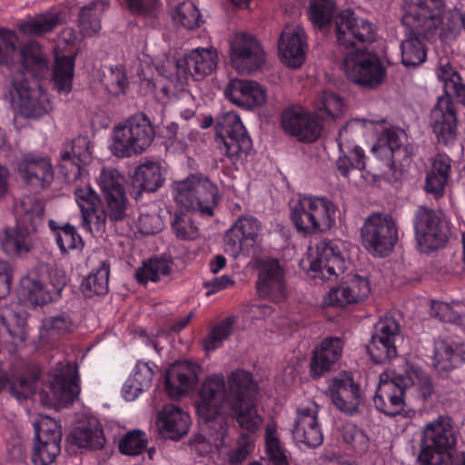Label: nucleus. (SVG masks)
<instances>
[{
    "label": "nucleus",
    "mask_w": 465,
    "mask_h": 465,
    "mask_svg": "<svg viewBox=\"0 0 465 465\" xmlns=\"http://www.w3.org/2000/svg\"><path fill=\"white\" fill-rule=\"evenodd\" d=\"M64 13L47 10L27 18L19 26L22 33L33 36H42L52 33L58 25L64 23Z\"/></svg>",
    "instance_id": "obj_39"
},
{
    "label": "nucleus",
    "mask_w": 465,
    "mask_h": 465,
    "mask_svg": "<svg viewBox=\"0 0 465 465\" xmlns=\"http://www.w3.org/2000/svg\"><path fill=\"white\" fill-rule=\"evenodd\" d=\"M124 183V177L115 169H104L98 178V184L111 221H123L127 216L129 202Z\"/></svg>",
    "instance_id": "obj_20"
},
{
    "label": "nucleus",
    "mask_w": 465,
    "mask_h": 465,
    "mask_svg": "<svg viewBox=\"0 0 465 465\" xmlns=\"http://www.w3.org/2000/svg\"><path fill=\"white\" fill-rule=\"evenodd\" d=\"M45 428L35 423V443L31 460L35 465H51L61 451L62 432L54 420L44 424Z\"/></svg>",
    "instance_id": "obj_23"
},
{
    "label": "nucleus",
    "mask_w": 465,
    "mask_h": 465,
    "mask_svg": "<svg viewBox=\"0 0 465 465\" xmlns=\"http://www.w3.org/2000/svg\"><path fill=\"white\" fill-rule=\"evenodd\" d=\"M109 7V0H93L81 7L77 24L85 36L95 35L101 30V17Z\"/></svg>",
    "instance_id": "obj_41"
},
{
    "label": "nucleus",
    "mask_w": 465,
    "mask_h": 465,
    "mask_svg": "<svg viewBox=\"0 0 465 465\" xmlns=\"http://www.w3.org/2000/svg\"><path fill=\"white\" fill-rule=\"evenodd\" d=\"M75 54L56 56L54 63L52 80L59 94L67 95L73 88Z\"/></svg>",
    "instance_id": "obj_42"
},
{
    "label": "nucleus",
    "mask_w": 465,
    "mask_h": 465,
    "mask_svg": "<svg viewBox=\"0 0 465 465\" xmlns=\"http://www.w3.org/2000/svg\"><path fill=\"white\" fill-rule=\"evenodd\" d=\"M331 401L339 411L347 415L359 413L362 402L360 385L347 373L339 375L332 381Z\"/></svg>",
    "instance_id": "obj_27"
},
{
    "label": "nucleus",
    "mask_w": 465,
    "mask_h": 465,
    "mask_svg": "<svg viewBox=\"0 0 465 465\" xmlns=\"http://www.w3.org/2000/svg\"><path fill=\"white\" fill-rule=\"evenodd\" d=\"M342 154L336 161V168L341 175L348 177L351 169L363 170L365 168L364 152L359 146H353L351 152L343 147Z\"/></svg>",
    "instance_id": "obj_55"
},
{
    "label": "nucleus",
    "mask_w": 465,
    "mask_h": 465,
    "mask_svg": "<svg viewBox=\"0 0 465 465\" xmlns=\"http://www.w3.org/2000/svg\"><path fill=\"white\" fill-rule=\"evenodd\" d=\"M402 341L400 324L393 318H385L375 325L367 351L374 363L383 364L398 356Z\"/></svg>",
    "instance_id": "obj_17"
},
{
    "label": "nucleus",
    "mask_w": 465,
    "mask_h": 465,
    "mask_svg": "<svg viewBox=\"0 0 465 465\" xmlns=\"http://www.w3.org/2000/svg\"><path fill=\"white\" fill-rule=\"evenodd\" d=\"M279 53L282 63L292 68L305 61L307 43L304 30L299 26H286L279 39Z\"/></svg>",
    "instance_id": "obj_29"
},
{
    "label": "nucleus",
    "mask_w": 465,
    "mask_h": 465,
    "mask_svg": "<svg viewBox=\"0 0 465 465\" xmlns=\"http://www.w3.org/2000/svg\"><path fill=\"white\" fill-rule=\"evenodd\" d=\"M197 365L183 361L173 363L166 371L165 391L172 398L187 393L197 381Z\"/></svg>",
    "instance_id": "obj_32"
},
{
    "label": "nucleus",
    "mask_w": 465,
    "mask_h": 465,
    "mask_svg": "<svg viewBox=\"0 0 465 465\" xmlns=\"http://www.w3.org/2000/svg\"><path fill=\"white\" fill-rule=\"evenodd\" d=\"M62 286L46 283L35 272H29L20 280L19 295L34 306H40L57 300Z\"/></svg>",
    "instance_id": "obj_30"
},
{
    "label": "nucleus",
    "mask_w": 465,
    "mask_h": 465,
    "mask_svg": "<svg viewBox=\"0 0 465 465\" xmlns=\"http://www.w3.org/2000/svg\"><path fill=\"white\" fill-rule=\"evenodd\" d=\"M84 163L69 155L68 151H60L58 170L66 183L76 182L82 175Z\"/></svg>",
    "instance_id": "obj_58"
},
{
    "label": "nucleus",
    "mask_w": 465,
    "mask_h": 465,
    "mask_svg": "<svg viewBox=\"0 0 465 465\" xmlns=\"http://www.w3.org/2000/svg\"><path fill=\"white\" fill-rule=\"evenodd\" d=\"M62 151H68L69 155L78 161L88 164L92 159L90 140L86 135H79L72 141L64 144Z\"/></svg>",
    "instance_id": "obj_62"
},
{
    "label": "nucleus",
    "mask_w": 465,
    "mask_h": 465,
    "mask_svg": "<svg viewBox=\"0 0 465 465\" xmlns=\"http://www.w3.org/2000/svg\"><path fill=\"white\" fill-rule=\"evenodd\" d=\"M171 272V261L164 257H153L143 262L135 272V279L141 284L148 282H157L161 276L168 275Z\"/></svg>",
    "instance_id": "obj_48"
},
{
    "label": "nucleus",
    "mask_w": 465,
    "mask_h": 465,
    "mask_svg": "<svg viewBox=\"0 0 465 465\" xmlns=\"http://www.w3.org/2000/svg\"><path fill=\"white\" fill-rule=\"evenodd\" d=\"M318 406L300 408L297 410L292 435L296 441L309 448H316L323 441V434L317 419Z\"/></svg>",
    "instance_id": "obj_31"
},
{
    "label": "nucleus",
    "mask_w": 465,
    "mask_h": 465,
    "mask_svg": "<svg viewBox=\"0 0 465 465\" xmlns=\"http://www.w3.org/2000/svg\"><path fill=\"white\" fill-rule=\"evenodd\" d=\"M50 389L52 399L46 391L39 392L40 401L43 405L66 407L73 404L80 393L77 366L71 362L59 361Z\"/></svg>",
    "instance_id": "obj_14"
},
{
    "label": "nucleus",
    "mask_w": 465,
    "mask_h": 465,
    "mask_svg": "<svg viewBox=\"0 0 465 465\" xmlns=\"http://www.w3.org/2000/svg\"><path fill=\"white\" fill-rule=\"evenodd\" d=\"M228 395L223 375L213 374L203 382L196 401L197 414L218 446L223 444L227 436L228 424L221 412L223 403L228 402Z\"/></svg>",
    "instance_id": "obj_3"
},
{
    "label": "nucleus",
    "mask_w": 465,
    "mask_h": 465,
    "mask_svg": "<svg viewBox=\"0 0 465 465\" xmlns=\"http://www.w3.org/2000/svg\"><path fill=\"white\" fill-rule=\"evenodd\" d=\"M50 229L56 234V242L63 254L71 250L81 251L84 245L82 237L77 233L74 225L69 223L62 226L57 225L54 220L49 221Z\"/></svg>",
    "instance_id": "obj_47"
},
{
    "label": "nucleus",
    "mask_w": 465,
    "mask_h": 465,
    "mask_svg": "<svg viewBox=\"0 0 465 465\" xmlns=\"http://www.w3.org/2000/svg\"><path fill=\"white\" fill-rule=\"evenodd\" d=\"M230 46L231 63L241 74L256 72L265 64V53L261 44L249 34H235Z\"/></svg>",
    "instance_id": "obj_21"
},
{
    "label": "nucleus",
    "mask_w": 465,
    "mask_h": 465,
    "mask_svg": "<svg viewBox=\"0 0 465 465\" xmlns=\"http://www.w3.org/2000/svg\"><path fill=\"white\" fill-rule=\"evenodd\" d=\"M8 81L11 100L16 104L19 114L24 118L37 120L53 110L48 94L37 81L26 78L25 72L12 74Z\"/></svg>",
    "instance_id": "obj_7"
},
{
    "label": "nucleus",
    "mask_w": 465,
    "mask_h": 465,
    "mask_svg": "<svg viewBox=\"0 0 465 465\" xmlns=\"http://www.w3.org/2000/svg\"><path fill=\"white\" fill-rule=\"evenodd\" d=\"M110 274V262L102 261L99 266L93 269L81 283V291L86 297L104 295L107 293Z\"/></svg>",
    "instance_id": "obj_43"
},
{
    "label": "nucleus",
    "mask_w": 465,
    "mask_h": 465,
    "mask_svg": "<svg viewBox=\"0 0 465 465\" xmlns=\"http://www.w3.org/2000/svg\"><path fill=\"white\" fill-rule=\"evenodd\" d=\"M369 282L360 275H348L324 296L328 306L345 307L346 305L363 302L370 293Z\"/></svg>",
    "instance_id": "obj_25"
},
{
    "label": "nucleus",
    "mask_w": 465,
    "mask_h": 465,
    "mask_svg": "<svg viewBox=\"0 0 465 465\" xmlns=\"http://www.w3.org/2000/svg\"><path fill=\"white\" fill-rule=\"evenodd\" d=\"M455 444L451 418L440 415L424 429L418 462L420 465H447L450 460L449 450Z\"/></svg>",
    "instance_id": "obj_9"
},
{
    "label": "nucleus",
    "mask_w": 465,
    "mask_h": 465,
    "mask_svg": "<svg viewBox=\"0 0 465 465\" xmlns=\"http://www.w3.org/2000/svg\"><path fill=\"white\" fill-rule=\"evenodd\" d=\"M217 54L213 48H196L178 59L173 69L175 77L169 76L175 87L184 85L189 78L201 81L211 74L217 66Z\"/></svg>",
    "instance_id": "obj_15"
},
{
    "label": "nucleus",
    "mask_w": 465,
    "mask_h": 465,
    "mask_svg": "<svg viewBox=\"0 0 465 465\" xmlns=\"http://www.w3.org/2000/svg\"><path fill=\"white\" fill-rule=\"evenodd\" d=\"M379 157L387 161V164L393 163L396 159L401 157V153H405L402 149L400 137L397 133L389 131L385 134V141H380L377 145L372 147Z\"/></svg>",
    "instance_id": "obj_53"
},
{
    "label": "nucleus",
    "mask_w": 465,
    "mask_h": 465,
    "mask_svg": "<svg viewBox=\"0 0 465 465\" xmlns=\"http://www.w3.org/2000/svg\"><path fill=\"white\" fill-rule=\"evenodd\" d=\"M71 441L79 448L92 450H101L104 446L105 438L103 429L98 425L76 427L71 433Z\"/></svg>",
    "instance_id": "obj_46"
},
{
    "label": "nucleus",
    "mask_w": 465,
    "mask_h": 465,
    "mask_svg": "<svg viewBox=\"0 0 465 465\" xmlns=\"http://www.w3.org/2000/svg\"><path fill=\"white\" fill-rule=\"evenodd\" d=\"M335 214L336 206L327 197L303 195L292 207L290 218L298 232L315 234L330 230Z\"/></svg>",
    "instance_id": "obj_5"
},
{
    "label": "nucleus",
    "mask_w": 465,
    "mask_h": 465,
    "mask_svg": "<svg viewBox=\"0 0 465 465\" xmlns=\"http://www.w3.org/2000/svg\"><path fill=\"white\" fill-rule=\"evenodd\" d=\"M45 203L33 195H25L15 206V224L25 230L35 233L44 225Z\"/></svg>",
    "instance_id": "obj_33"
},
{
    "label": "nucleus",
    "mask_w": 465,
    "mask_h": 465,
    "mask_svg": "<svg viewBox=\"0 0 465 465\" xmlns=\"http://www.w3.org/2000/svg\"><path fill=\"white\" fill-rule=\"evenodd\" d=\"M366 121L363 119H352L346 123V124L339 131L337 136V143L341 152H343V147L347 152H351L353 143L364 135Z\"/></svg>",
    "instance_id": "obj_52"
},
{
    "label": "nucleus",
    "mask_w": 465,
    "mask_h": 465,
    "mask_svg": "<svg viewBox=\"0 0 465 465\" xmlns=\"http://www.w3.org/2000/svg\"><path fill=\"white\" fill-rule=\"evenodd\" d=\"M191 419L187 412L173 404L165 405L158 415L159 433L165 439L178 440L187 434Z\"/></svg>",
    "instance_id": "obj_34"
},
{
    "label": "nucleus",
    "mask_w": 465,
    "mask_h": 465,
    "mask_svg": "<svg viewBox=\"0 0 465 465\" xmlns=\"http://www.w3.org/2000/svg\"><path fill=\"white\" fill-rule=\"evenodd\" d=\"M265 446L269 460L273 465H289L283 447L276 435V425L272 422L266 427Z\"/></svg>",
    "instance_id": "obj_54"
},
{
    "label": "nucleus",
    "mask_w": 465,
    "mask_h": 465,
    "mask_svg": "<svg viewBox=\"0 0 465 465\" xmlns=\"http://www.w3.org/2000/svg\"><path fill=\"white\" fill-rule=\"evenodd\" d=\"M17 35L11 30L0 28V64L11 65L17 54Z\"/></svg>",
    "instance_id": "obj_60"
},
{
    "label": "nucleus",
    "mask_w": 465,
    "mask_h": 465,
    "mask_svg": "<svg viewBox=\"0 0 465 465\" xmlns=\"http://www.w3.org/2000/svg\"><path fill=\"white\" fill-rule=\"evenodd\" d=\"M262 231V223L252 215L239 217L225 232L224 246L233 258L248 255L257 245Z\"/></svg>",
    "instance_id": "obj_18"
},
{
    "label": "nucleus",
    "mask_w": 465,
    "mask_h": 465,
    "mask_svg": "<svg viewBox=\"0 0 465 465\" xmlns=\"http://www.w3.org/2000/svg\"><path fill=\"white\" fill-rule=\"evenodd\" d=\"M284 131L302 142H314L321 135L322 124L300 107H289L282 114Z\"/></svg>",
    "instance_id": "obj_24"
},
{
    "label": "nucleus",
    "mask_w": 465,
    "mask_h": 465,
    "mask_svg": "<svg viewBox=\"0 0 465 465\" xmlns=\"http://www.w3.org/2000/svg\"><path fill=\"white\" fill-rule=\"evenodd\" d=\"M224 94L234 104L248 110L261 106L266 101L265 88L252 80H230Z\"/></svg>",
    "instance_id": "obj_28"
},
{
    "label": "nucleus",
    "mask_w": 465,
    "mask_h": 465,
    "mask_svg": "<svg viewBox=\"0 0 465 465\" xmlns=\"http://www.w3.org/2000/svg\"><path fill=\"white\" fill-rule=\"evenodd\" d=\"M451 97L465 105V84L462 79L440 96L430 113V125L438 143L451 145L457 139V111Z\"/></svg>",
    "instance_id": "obj_12"
},
{
    "label": "nucleus",
    "mask_w": 465,
    "mask_h": 465,
    "mask_svg": "<svg viewBox=\"0 0 465 465\" xmlns=\"http://www.w3.org/2000/svg\"><path fill=\"white\" fill-rule=\"evenodd\" d=\"M415 239L424 252L444 247L449 241L450 227L443 213L427 206H419L413 216Z\"/></svg>",
    "instance_id": "obj_13"
},
{
    "label": "nucleus",
    "mask_w": 465,
    "mask_h": 465,
    "mask_svg": "<svg viewBox=\"0 0 465 465\" xmlns=\"http://www.w3.org/2000/svg\"><path fill=\"white\" fill-rule=\"evenodd\" d=\"M173 197L186 210L211 217L218 203L217 186L203 174H193L173 183Z\"/></svg>",
    "instance_id": "obj_8"
},
{
    "label": "nucleus",
    "mask_w": 465,
    "mask_h": 465,
    "mask_svg": "<svg viewBox=\"0 0 465 465\" xmlns=\"http://www.w3.org/2000/svg\"><path fill=\"white\" fill-rule=\"evenodd\" d=\"M335 28L348 79L365 90L379 87L385 79L386 68L376 53L366 50V45L376 38L373 24L346 9L335 18Z\"/></svg>",
    "instance_id": "obj_1"
},
{
    "label": "nucleus",
    "mask_w": 465,
    "mask_h": 465,
    "mask_svg": "<svg viewBox=\"0 0 465 465\" xmlns=\"http://www.w3.org/2000/svg\"><path fill=\"white\" fill-rule=\"evenodd\" d=\"M342 341L337 337L325 338L320 347L314 350L311 362V371L314 377H320L328 371L341 357Z\"/></svg>",
    "instance_id": "obj_38"
},
{
    "label": "nucleus",
    "mask_w": 465,
    "mask_h": 465,
    "mask_svg": "<svg viewBox=\"0 0 465 465\" xmlns=\"http://www.w3.org/2000/svg\"><path fill=\"white\" fill-rule=\"evenodd\" d=\"M257 292L262 298L279 302L286 297L282 269L276 259L262 260L256 282Z\"/></svg>",
    "instance_id": "obj_26"
},
{
    "label": "nucleus",
    "mask_w": 465,
    "mask_h": 465,
    "mask_svg": "<svg viewBox=\"0 0 465 465\" xmlns=\"http://www.w3.org/2000/svg\"><path fill=\"white\" fill-rule=\"evenodd\" d=\"M315 117L322 121L335 122L343 112V101L332 91H323L315 101Z\"/></svg>",
    "instance_id": "obj_44"
},
{
    "label": "nucleus",
    "mask_w": 465,
    "mask_h": 465,
    "mask_svg": "<svg viewBox=\"0 0 465 465\" xmlns=\"http://www.w3.org/2000/svg\"><path fill=\"white\" fill-rule=\"evenodd\" d=\"M344 442L351 444L359 452H366L370 446V439L365 430L352 422H345L340 427Z\"/></svg>",
    "instance_id": "obj_56"
},
{
    "label": "nucleus",
    "mask_w": 465,
    "mask_h": 465,
    "mask_svg": "<svg viewBox=\"0 0 465 465\" xmlns=\"http://www.w3.org/2000/svg\"><path fill=\"white\" fill-rule=\"evenodd\" d=\"M175 237L183 241H192L199 236L198 227L186 214H175L171 223Z\"/></svg>",
    "instance_id": "obj_61"
},
{
    "label": "nucleus",
    "mask_w": 465,
    "mask_h": 465,
    "mask_svg": "<svg viewBox=\"0 0 465 465\" xmlns=\"http://www.w3.org/2000/svg\"><path fill=\"white\" fill-rule=\"evenodd\" d=\"M147 438L145 433L140 430H134L126 433L119 441V450L123 454L135 456L143 451L146 448Z\"/></svg>",
    "instance_id": "obj_59"
},
{
    "label": "nucleus",
    "mask_w": 465,
    "mask_h": 465,
    "mask_svg": "<svg viewBox=\"0 0 465 465\" xmlns=\"http://www.w3.org/2000/svg\"><path fill=\"white\" fill-rule=\"evenodd\" d=\"M403 379L407 389L415 387L419 392V397L422 401L430 399L433 393V385L430 376L420 368L405 362L402 366Z\"/></svg>",
    "instance_id": "obj_45"
},
{
    "label": "nucleus",
    "mask_w": 465,
    "mask_h": 465,
    "mask_svg": "<svg viewBox=\"0 0 465 465\" xmlns=\"http://www.w3.org/2000/svg\"><path fill=\"white\" fill-rule=\"evenodd\" d=\"M407 387L401 371H392L388 381L381 380L373 398L376 409L390 417L407 416L404 408Z\"/></svg>",
    "instance_id": "obj_22"
},
{
    "label": "nucleus",
    "mask_w": 465,
    "mask_h": 465,
    "mask_svg": "<svg viewBox=\"0 0 465 465\" xmlns=\"http://www.w3.org/2000/svg\"><path fill=\"white\" fill-rule=\"evenodd\" d=\"M43 328L51 335H62L73 330V320L69 313L61 312L45 319Z\"/></svg>",
    "instance_id": "obj_64"
},
{
    "label": "nucleus",
    "mask_w": 465,
    "mask_h": 465,
    "mask_svg": "<svg viewBox=\"0 0 465 465\" xmlns=\"http://www.w3.org/2000/svg\"><path fill=\"white\" fill-rule=\"evenodd\" d=\"M463 363H465L463 343L443 340L435 343L433 365L439 373H449Z\"/></svg>",
    "instance_id": "obj_36"
},
{
    "label": "nucleus",
    "mask_w": 465,
    "mask_h": 465,
    "mask_svg": "<svg viewBox=\"0 0 465 465\" xmlns=\"http://www.w3.org/2000/svg\"><path fill=\"white\" fill-rule=\"evenodd\" d=\"M363 247L374 257L388 256L399 240L396 220L388 213H372L361 228Z\"/></svg>",
    "instance_id": "obj_10"
},
{
    "label": "nucleus",
    "mask_w": 465,
    "mask_h": 465,
    "mask_svg": "<svg viewBox=\"0 0 465 465\" xmlns=\"http://www.w3.org/2000/svg\"><path fill=\"white\" fill-rule=\"evenodd\" d=\"M257 385L251 372L236 370L229 376L228 404L239 426L254 433L262 421L255 403Z\"/></svg>",
    "instance_id": "obj_4"
},
{
    "label": "nucleus",
    "mask_w": 465,
    "mask_h": 465,
    "mask_svg": "<svg viewBox=\"0 0 465 465\" xmlns=\"http://www.w3.org/2000/svg\"><path fill=\"white\" fill-rule=\"evenodd\" d=\"M232 333V321L227 318L220 324L215 326L207 338L204 340V348L206 351H214L221 346L224 340H227Z\"/></svg>",
    "instance_id": "obj_63"
},
{
    "label": "nucleus",
    "mask_w": 465,
    "mask_h": 465,
    "mask_svg": "<svg viewBox=\"0 0 465 465\" xmlns=\"http://www.w3.org/2000/svg\"><path fill=\"white\" fill-rule=\"evenodd\" d=\"M17 54L23 69L35 78H45L49 74L50 66L47 54L36 41H29Z\"/></svg>",
    "instance_id": "obj_37"
},
{
    "label": "nucleus",
    "mask_w": 465,
    "mask_h": 465,
    "mask_svg": "<svg viewBox=\"0 0 465 465\" xmlns=\"http://www.w3.org/2000/svg\"><path fill=\"white\" fill-rule=\"evenodd\" d=\"M129 12L143 20L144 25L155 27L161 13L160 0H125Z\"/></svg>",
    "instance_id": "obj_49"
},
{
    "label": "nucleus",
    "mask_w": 465,
    "mask_h": 465,
    "mask_svg": "<svg viewBox=\"0 0 465 465\" xmlns=\"http://www.w3.org/2000/svg\"><path fill=\"white\" fill-rule=\"evenodd\" d=\"M164 183L163 172L158 162L147 161L135 169L133 177V196L139 199L143 192H156Z\"/></svg>",
    "instance_id": "obj_35"
},
{
    "label": "nucleus",
    "mask_w": 465,
    "mask_h": 465,
    "mask_svg": "<svg viewBox=\"0 0 465 465\" xmlns=\"http://www.w3.org/2000/svg\"><path fill=\"white\" fill-rule=\"evenodd\" d=\"M15 172L29 190L35 193L49 188L54 178L50 158L32 153L17 159Z\"/></svg>",
    "instance_id": "obj_19"
},
{
    "label": "nucleus",
    "mask_w": 465,
    "mask_h": 465,
    "mask_svg": "<svg viewBox=\"0 0 465 465\" xmlns=\"http://www.w3.org/2000/svg\"><path fill=\"white\" fill-rule=\"evenodd\" d=\"M32 234L16 224L14 228L5 229L0 233V248L7 255L22 257L33 248Z\"/></svg>",
    "instance_id": "obj_40"
},
{
    "label": "nucleus",
    "mask_w": 465,
    "mask_h": 465,
    "mask_svg": "<svg viewBox=\"0 0 465 465\" xmlns=\"http://www.w3.org/2000/svg\"><path fill=\"white\" fill-rule=\"evenodd\" d=\"M401 24L406 37L401 45V63L405 67L415 68L427 58V47L420 38L430 40L440 25L444 28L441 10L424 3H411L404 7Z\"/></svg>",
    "instance_id": "obj_2"
},
{
    "label": "nucleus",
    "mask_w": 465,
    "mask_h": 465,
    "mask_svg": "<svg viewBox=\"0 0 465 465\" xmlns=\"http://www.w3.org/2000/svg\"><path fill=\"white\" fill-rule=\"evenodd\" d=\"M173 19L186 29L197 28L203 23L198 8L192 2L180 4L174 10Z\"/></svg>",
    "instance_id": "obj_57"
},
{
    "label": "nucleus",
    "mask_w": 465,
    "mask_h": 465,
    "mask_svg": "<svg viewBox=\"0 0 465 465\" xmlns=\"http://www.w3.org/2000/svg\"><path fill=\"white\" fill-rule=\"evenodd\" d=\"M41 370L37 366H31L28 370V376H21L10 383V392L17 400H26L36 391V382L41 378Z\"/></svg>",
    "instance_id": "obj_50"
},
{
    "label": "nucleus",
    "mask_w": 465,
    "mask_h": 465,
    "mask_svg": "<svg viewBox=\"0 0 465 465\" xmlns=\"http://www.w3.org/2000/svg\"><path fill=\"white\" fill-rule=\"evenodd\" d=\"M344 245L337 240H322L316 245V257L310 262L312 278L330 281L336 279L346 269Z\"/></svg>",
    "instance_id": "obj_16"
},
{
    "label": "nucleus",
    "mask_w": 465,
    "mask_h": 465,
    "mask_svg": "<svg viewBox=\"0 0 465 465\" xmlns=\"http://www.w3.org/2000/svg\"><path fill=\"white\" fill-rule=\"evenodd\" d=\"M154 137L155 131L149 117L143 113H137L124 124L114 127L111 152L119 158L141 154Z\"/></svg>",
    "instance_id": "obj_6"
},
{
    "label": "nucleus",
    "mask_w": 465,
    "mask_h": 465,
    "mask_svg": "<svg viewBox=\"0 0 465 465\" xmlns=\"http://www.w3.org/2000/svg\"><path fill=\"white\" fill-rule=\"evenodd\" d=\"M215 143L220 153L232 163L243 161L252 148V141L240 116L234 112L217 118Z\"/></svg>",
    "instance_id": "obj_11"
},
{
    "label": "nucleus",
    "mask_w": 465,
    "mask_h": 465,
    "mask_svg": "<svg viewBox=\"0 0 465 465\" xmlns=\"http://www.w3.org/2000/svg\"><path fill=\"white\" fill-rule=\"evenodd\" d=\"M336 11L335 0H311L309 18L314 26L323 29L331 24Z\"/></svg>",
    "instance_id": "obj_51"
}]
</instances>
